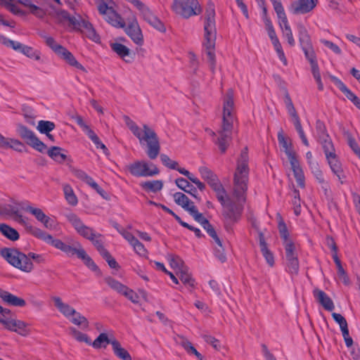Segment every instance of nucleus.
I'll list each match as a JSON object with an SVG mask.
<instances>
[{
  "instance_id": "f257e3e1",
  "label": "nucleus",
  "mask_w": 360,
  "mask_h": 360,
  "mask_svg": "<svg viewBox=\"0 0 360 360\" xmlns=\"http://www.w3.org/2000/svg\"><path fill=\"white\" fill-rule=\"evenodd\" d=\"M248 148H244L237 160V167L233 176V195L236 201L232 200L225 193L222 194V200H218L223 207L222 218L225 230L228 233L233 232V226L240 219L243 205L245 201L248 190L249 167Z\"/></svg>"
},
{
  "instance_id": "f03ea898",
  "label": "nucleus",
  "mask_w": 360,
  "mask_h": 360,
  "mask_svg": "<svg viewBox=\"0 0 360 360\" xmlns=\"http://www.w3.org/2000/svg\"><path fill=\"white\" fill-rule=\"evenodd\" d=\"M236 120L233 101V91L229 89L223 99V116L221 128L217 133L207 130L212 136H216L214 142L219 147L221 153L227 150L232 140L233 123Z\"/></svg>"
},
{
  "instance_id": "7ed1b4c3",
  "label": "nucleus",
  "mask_w": 360,
  "mask_h": 360,
  "mask_svg": "<svg viewBox=\"0 0 360 360\" xmlns=\"http://www.w3.org/2000/svg\"><path fill=\"white\" fill-rule=\"evenodd\" d=\"M204 21V37L203 46L205 52L207 55L210 68L212 72H214L216 60L214 54V47L216 41V22H215V8L214 4L211 1H208L206 6L205 14L203 16Z\"/></svg>"
},
{
  "instance_id": "20e7f679",
  "label": "nucleus",
  "mask_w": 360,
  "mask_h": 360,
  "mask_svg": "<svg viewBox=\"0 0 360 360\" xmlns=\"http://www.w3.org/2000/svg\"><path fill=\"white\" fill-rule=\"evenodd\" d=\"M124 120L126 125L139 139L141 144L146 143V154L150 160L155 159L160 150V144L158 136L155 131L149 127L147 124L143 125L141 130L139 127L128 116H124Z\"/></svg>"
},
{
  "instance_id": "39448f33",
  "label": "nucleus",
  "mask_w": 360,
  "mask_h": 360,
  "mask_svg": "<svg viewBox=\"0 0 360 360\" xmlns=\"http://www.w3.org/2000/svg\"><path fill=\"white\" fill-rule=\"evenodd\" d=\"M0 255L11 266L26 273H30L34 269V264L31 259L37 264L45 262L41 255L32 252L26 255L16 248H4L0 250Z\"/></svg>"
},
{
  "instance_id": "423d86ee",
  "label": "nucleus",
  "mask_w": 360,
  "mask_h": 360,
  "mask_svg": "<svg viewBox=\"0 0 360 360\" xmlns=\"http://www.w3.org/2000/svg\"><path fill=\"white\" fill-rule=\"evenodd\" d=\"M278 141L279 144L283 148L284 152L288 158L291 169L298 186L300 188H304L305 178L304 172L300 167V162L297 158L296 153L292 148L291 143H288L287 140L281 133H279L278 135Z\"/></svg>"
},
{
  "instance_id": "0eeeda50",
  "label": "nucleus",
  "mask_w": 360,
  "mask_h": 360,
  "mask_svg": "<svg viewBox=\"0 0 360 360\" xmlns=\"http://www.w3.org/2000/svg\"><path fill=\"white\" fill-rule=\"evenodd\" d=\"M296 28L300 45L304 53L305 58L308 60L311 66L318 64L311 37L307 29L302 22L297 23Z\"/></svg>"
},
{
  "instance_id": "6e6552de",
  "label": "nucleus",
  "mask_w": 360,
  "mask_h": 360,
  "mask_svg": "<svg viewBox=\"0 0 360 360\" xmlns=\"http://www.w3.org/2000/svg\"><path fill=\"white\" fill-rule=\"evenodd\" d=\"M173 11L184 18L201 13L202 8L198 0H174Z\"/></svg>"
},
{
  "instance_id": "1a4fd4ad",
  "label": "nucleus",
  "mask_w": 360,
  "mask_h": 360,
  "mask_svg": "<svg viewBox=\"0 0 360 360\" xmlns=\"http://www.w3.org/2000/svg\"><path fill=\"white\" fill-rule=\"evenodd\" d=\"M129 173L136 177L153 176L160 173L158 168L152 162L136 160L126 166Z\"/></svg>"
},
{
  "instance_id": "9d476101",
  "label": "nucleus",
  "mask_w": 360,
  "mask_h": 360,
  "mask_svg": "<svg viewBox=\"0 0 360 360\" xmlns=\"http://www.w3.org/2000/svg\"><path fill=\"white\" fill-rule=\"evenodd\" d=\"M61 251L65 252L68 256L72 257L75 255L78 258L81 259L86 266L91 270L96 271L98 270V266L95 264L93 259L86 254V251L83 249L81 244L78 242L74 244V246L65 244L62 248Z\"/></svg>"
},
{
  "instance_id": "9b49d317",
  "label": "nucleus",
  "mask_w": 360,
  "mask_h": 360,
  "mask_svg": "<svg viewBox=\"0 0 360 360\" xmlns=\"http://www.w3.org/2000/svg\"><path fill=\"white\" fill-rule=\"evenodd\" d=\"M201 178L204 179L216 193L217 200H222L221 195L225 193V189L217 176L208 167L202 166L198 168Z\"/></svg>"
},
{
  "instance_id": "f8f14e48",
  "label": "nucleus",
  "mask_w": 360,
  "mask_h": 360,
  "mask_svg": "<svg viewBox=\"0 0 360 360\" xmlns=\"http://www.w3.org/2000/svg\"><path fill=\"white\" fill-rule=\"evenodd\" d=\"M18 134L31 147L44 153L46 150V146L34 134V133L29 129L27 127L19 124L17 128Z\"/></svg>"
},
{
  "instance_id": "ddd939ff",
  "label": "nucleus",
  "mask_w": 360,
  "mask_h": 360,
  "mask_svg": "<svg viewBox=\"0 0 360 360\" xmlns=\"http://www.w3.org/2000/svg\"><path fill=\"white\" fill-rule=\"evenodd\" d=\"M25 231L34 237L44 241L60 250H62L65 245V243L62 240L53 238L51 235L38 227L32 226L31 224L28 225Z\"/></svg>"
},
{
  "instance_id": "4468645a",
  "label": "nucleus",
  "mask_w": 360,
  "mask_h": 360,
  "mask_svg": "<svg viewBox=\"0 0 360 360\" xmlns=\"http://www.w3.org/2000/svg\"><path fill=\"white\" fill-rule=\"evenodd\" d=\"M104 280L105 282L117 292L124 295L133 303L139 302V297L133 290L112 277H106Z\"/></svg>"
},
{
  "instance_id": "2eb2a0df",
  "label": "nucleus",
  "mask_w": 360,
  "mask_h": 360,
  "mask_svg": "<svg viewBox=\"0 0 360 360\" xmlns=\"http://www.w3.org/2000/svg\"><path fill=\"white\" fill-rule=\"evenodd\" d=\"M68 221L72 225L77 232L88 240H92V237L96 236V232L93 229L83 224L81 219L74 213H70L66 215Z\"/></svg>"
},
{
  "instance_id": "dca6fc26",
  "label": "nucleus",
  "mask_w": 360,
  "mask_h": 360,
  "mask_svg": "<svg viewBox=\"0 0 360 360\" xmlns=\"http://www.w3.org/2000/svg\"><path fill=\"white\" fill-rule=\"evenodd\" d=\"M318 3L319 0H296L290 4L289 11L293 15L306 14L312 11Z\"/></svg>"
},
{
  "instance_id": "f3484780",
  "label": "nucleus",
  "mask_w": 360,
  "mask_h": 360,
  "mask_svg": "<svg viewBox=\"0 0 360 360\" xmlns=\"http://www.w3.org/2000/svg\"><path fill=\"white\" fill-rule=\"evenodd\" d=\"M276 13L278 18V25L281 30L283 37L287 40L290 47L295 46V40L284 9Z\"/></svg>"
},
{
  "instance_id": "a211bd4d",
  "label": "nucleus",
  "mask_w": 360,
  "mask_h": 360,
  "mask_svg": "<svg viewBox=\"0 0 360 360\" xmlns=\"http://www.w3.org/2000/svg\"><path fill=\"white\" fill-rule=\"evenodd\" d=\"M22 209L33 215L37 221L41 222L45 228L51 229L53 226L52 220L47 216L41 209L31 206L28 202L22 203Z\"/></svg>"
},
{
  "instance_id": "6ab92c4d",
  "label": "nucleus",
  "mask_w": 360,
  "mask_h": 360,
  "mask_svg": "<svg viewBox=\"0 0 360 360\" xmlns=\"http://www.w3.org/2000/svg\"><path fill=\"white\" fill-rule=\"evenodd\" d=\"M5 328L23 337L28 336L31 332L27 323L16 319H7Z\"/></svg>"
},
{
  "instance_id": "aec40b11",
  "label": "nucleus",
  "mask_w": 360,
  "mask_h": 360,
  "mask_svg": "<svg viewBox=\"0 0 360 360\" xmlns=\"http://www.w3.org/2000/svg\"><path fill=\"white\" fill-rule=\"evenodd\" d=\"M79 25L75 26L74 29L79 30L90 40L96 42H100V37L96 32L93 25L89 22L80 17L78 20Z\"/></svg>"
},
{
  "instance_id": "412c9836",
  "label": "nucleus",
  "mask_w": 360,
  "mask_h": 360,
  "mask_svg": "<svg viewBox=\"0 0 360 360\" xmlns=\"http://www.w3.org/2000/svg\"><path fill=\"white\" fill-rule=\"evenodd\" d=\"M189 214L194 218V219L201 224L202 228L207 231L210 236L216 237V231L209 221L204 217L202 214L200 213L195 205H192L189 208Z\"/></svg>"
},
{
  "instance_id": "4be33fe9",
  "label": "nucleus",
  "mask_w": 360,
  "mask_h": 360,
  "mask_svg": "<svg viewBox=\"0 0 360 360\" xmlns=\"http://www.w3.org/2000/svg\"><path fill=\"white\" fill-rule=\"evenodd\" d=\"M143 19L151 26L157 30L164 32H165V27L160 20L155 16L150 9L146 5L139 11Z\"/></svg>"
},
{
  "instance_id": "5701e85b",
  "label": "nucleus",
  "mask_w": 360,
  "mask_h": 360,
  "mask_svg": "<svg viewBox=\"0 0 360 360\" xmlns=\"http://www.w3.org/2000/svg\"><path fill=\"white\" fill-rule=\"evenodd\" d=\"M125 32L135 44L138 45L143 44V37L142 32L136 19L129 23L125 28Z\"/></svg>"
},
{
  "instance_id": "b1692460",
  "label": "nucleus",
  "mask_w": 360,
  "mask_h": 360,
  "mask_svg": "<svg viewBox=\"0 0 360 360\" xmlns=\"http://www.w3.org/2000/svg\"><path fill=\"white\" fill-rule=\"evenodd\" d=\"M332 82L338 86V88L345 95V96L352 102V103L360 110V98L356 96L352 91H350L346 85L338 77L330 76Z\"/></svg>"
},
{
  "instance_id": "393cba45",
  "label": "nucleus",
  "mask_w": 360,
  "mask_h": 360,
  "mask_svg": "<svg viewBox=\"0 0 360 360\" xmlns=\"http://www.w3.org/2000/svg\"><path fill=\"white\" fill-rule=\"evenodd\" d=\"M326 160L333 173L337 176L339 181H340L341 184H342V180L345 179L346 176L345 175V172L342 167V164L339 161L336 154L326 158Z\"/></svg>"
},
{
  "instance_id": "a878e982",
  "label": "nucleus",
  "mask_w": 360,
  "mask_h": 360,
  "mask_svg": "<svg viewBox=\"0 0 360 360\" xmlns=\"http://www.w3.org/2000/svg\"><path fill=\"white\" fill-rule=\"evenodd\" d=\"M0 297L4 302L8 305L13 307H22L26 305V302L24 299L18 297L8 291L4 290L0 288Z\"/></svg>"
},
{
  "instance_id": "bb28decb",
  "label": "nucleus",
  "mask_w": 360,
  "mask_h": 360,
  "mask_svg": "<svg viewBox=\"0 0 360 360\" xmlns=\"http://www.w3.org/2000/svg\"><path fill=\"white\" fill-rule=\"evenodd\" d=\"M314 296L326 310L331 311L334 309L335 306L333 300L323 290L315 289Z\"/></svg>"
},
{
  "instance_id": "cd10ccee",
  "label": "nucleus",
  "mask_w": 360,
  "mask_h": 360,
  "mask_svg": "<svg viewBox=\"0 0 360 360\" xmlns=\"http://www.w3.org/2000/svg\"><path fill=\"white\" fill-rule=\"evenodd\" d=\"M258 234H259V247H260V250L262 253V255L265 258L267 264L270 266H273L274 264V255L267 247V243L265 241L264 233L261 231H259Z\"/></svg>"
},
{
  "instance_id": "c85d7f7f",
  "label": "nucleus",
  "mask_w": 360,
  "mask_h": 360,
  "mask_svg": "<svg viewBox=\"0 0 360 360\" xmlns=\"http://www.w3.org/2000/svg\"><path fill=\"white\" fill-rule=\"evenodd\" d=\"M58 56L63 58L67 63L70 65L75 67V68L80 70L83 72H86L85 68L79 63L75 58V57L72 55V53L69 51L66 48H63V49L59 52Z\"/></svg>"
},
{
  "instance_id": "c756f323",
  "label": "nucleus",
  "mask_w": 360,
  "mask_h": 360,
  "mask_svg": "<svg viewBox=\"0 0 360 360\" xmlns=\"http://www.w3.org/2000/svg\"><path fill=\"white\" fill-rule=\"evenodd\" d=\"M175 184L181 190L191 195L195 198L200 200V199L197 195V189L192 184H191L186 179L180 177L175 180Z\"/></svg>"
},
{
  "instance_id": "7c9ffc66",
  "label": "nucleus",
  "mask_w": 360,
  "mask_h": 360,
  "mask_svg": "<svg viewBox=\"0 0 360 360\" xmlns=\"http://www.w3.org/2000/svg\"><path fill=\"white\" fill-rule=\"evenodd\" d=\"M53 300L55 306L63 314L65 317H70L72 315L76 314V310L70 307L68 304L64 303L60 297H53Z\"/></svg>"
},
{
  "instance_id": "2f4dec72",
  "label": "nucleus",
  "mask_w": 360,
  "mask_h": 360,
  "mask_svg": "<svg viewBox=\"0 0 360 360\" xmlns=\"http://www.w3.org/2000/svg\"><path fill=\"white\" fill-rule=\"evenodd\" d=\"M15 51L20 52L28 58L36 60H39L41 58V53L39 51L34 50L32 47L24 45L20 42L15 47Z\"/></svg>"
},
{
  "instance_id": "473e14b6",
  "label": "nucleus",
  "mask_w": 360,
  "mask_h": 360,
  "mask_svg": "<svg viewBox=\"0 0 360 360\" xmlns=\"http://www.w3.org/2000/svg\"><path fill=\"white\" fill-rule=\"evenodd\" d=\"M105 20L115 27H124L125 23L122 17L112 8L104 15Z\"/></svg>"
},
{
  "instance_id": "72a5a7b5",
  "label": "nucleus",
  "mask_w": 360,
  "mask_h": 360,
  "mask_svg": "<svg viewBox=\"0 0 360 360\" xmlns=\"http://www.w3.org/2000/svg\"><path fill=\"white\" fill-rule=\"evenodd\" d=\"M112 348L115 355L122 360H131V355L129 353L122 347L120 342L113 339L111 342Z\"/></svg>"
},
{
  "instance_id": "f704fd0d",
  "label": "nucleus",
  "mask_w": 360,
  "mask_h": 360,
  "mask_svg": "<svg viewBox=\"0 0 360 360\" xmlns=\"http://www.w3.org/2000/svg\"><path fill=\"white\" fill-rule=\"evenodd\" d=\"M175 202L181 206L185 210L189 212V208L192 205H195L194 203L189 200V198L183 193L176 192L173 195Z\"/></svg>"
},
{
  "instance_id": "c9c22d12",
  "label": "nucleus",
  "mask_w": 360,
  "mask_h": 360,
  "mask_svg": "<svg viewBox=\"0 0 360 360\" xmlns=\"http://www.w3.org/2000/svg\"><path fill=\"white\" fill-rule=\"evenodd\" d=\"M0 231L2 235L11 241L18 240L20 238L18 232L6 224H0Z\"/></svg>"
},
{
  "instance_id": "e433bc0d",
  "label": "nucleus",
  "mask_w": 360,
  "mask_h": 360,
  "mask_svg": "<svg viewBox=\"0 0 360 360\" xmlns=\"http://www.w3.org/2000/svg\"><path fill=\"white\" fill-rule=\"evenodd\" d=\"M141 186L147 192L157 193L162 190L163 182L161 180L147 181L141 183Z\"/></svg>"
},
{
  "instance_id": "4c0bfd02",
  "label": "nucleus",
  "mask_w": 360,
  "mask_h": 360,
  "mask_svg": "<svg viewBox=\"0 0 360 360\" xmlns=\"http://www.w3.org/2000/svg\"><path fill=\"white\" fill-rule=\"evenodd\" d=\"M63 149L58 146H52L47 150V154L54 161L63 163L67 158V155L61 153Z\"/></svg>"
},
{
  "instance_id": "58836bf2",
  "label": "nucleus",
  "mask_w": 360,
  "mask_h": 360,
  "mask_svg": "<svg viewBox=\"0 0 360 360\" xmlns=\"http://www.w3.org/2000/svg\"><path fill=\"white\" fill-rule=\"evenodd\" d=\"M213 240L216 243L217 245L214 248V255L215 257L221 262H224L226 260V254L224 252V248H223L221 240L219 238L217 233H216V237L210 236Z\"/></svg>"
},
{
  "instance_id": "ea45409f",
  "label": "nucleus",
  "mask_w": 360,
  "mask_h": 360,
  "mask_svg": "<svg viewBox=\"0 0 360 360\" xmlns=\"http://www.w3.org/2000/svg\"><path fill=\"white\" fill-rule=\"evenodd\" d=\"M112 341L113 340L108 338L106 333H102L90 345H92L95 349H100L101 347L105 348L108 345H111Z\"/></svg>"
},
{
  "instance_id": "a19ab883",
  "label": "nucleus",
  "mask_w": 360,
  "mask_h": 360,
  "mask_svg": "<svg viewBox=\"0 0 360 360\" xmlns=\"http://www.w3.org/2000/svg\"><path fill=\"white\" fill-rule=\"evenodd\" d=\"M63 192L66 201L72 206H75L78 203V200L75 194L73 189L69 184H65L63 186Z\"/></svg>"
},
{
  "instance_id": "79ce46f5",
  "label": "nucleus",
  "mask_w": 360,
  "mask_h": 360,
  "mask_svg": "<svg viewBox=\"0 0 360 360\" xmlns=\"http://www.w3.org/2000/svg\"><path fill=\"white\" fill-rule=\"evenodd\" d=\"M176 274L184 284L188 285L191 287L194 286V280L192 278L191 274L188 273V269L187 266L182 269L179 271H176Z\"/></svg>"
},
{
  "instance_id": "37998d69",
  "label": "nucleus",
  "mask_w": 360,
  "mask_h": 360,
  "mask_svg": "<svg viewBox=\"0 0 360 360\" xmlns=\"http://www.w3.org/2000/svg\"><path fill=\"white\" fill-rule=\"evenodd\" d=\"M57 15L63 20H68L70 25L73 27V28L79 25L78 20L81 17L80 15L71 16L70 13L65 10L58 11Z\"/></svg>"
},
{
  "instance_id": "c03bdc74",
  "label": "nucleus",
  "mask_w": 360,
  "mask_h": 360,
  "mask_svg": "<svg viewBox=\"0 0 360 360\" xmlns=\"http://www.w3.org/2000/svg\"><path fill=\"white\" fill-rule=\"evenodd\" d=\"M110 48L122 59H124L126 56L129 55V49L126 46L120 43H111Z\"/></svg>"
},
{
  "instance_id": "a18cd8bd",
  "label": "nucleus",
  "mask_w": 360,
  "mask_h": 360,
  "mask_svg": "<svg viewBox=\"0 0 360 360\" xmlns=\"http://www.w3.org/2000/svg\"><path fill=\"white\" fill-rule=\"evenodd\" d=\"M167 258L171 267L176 271H179L186 266L181 258L177 255H169Z\"/></svg>"
},
{
  "instance_id": "49530a36",
  "label": "nucleus",
  "mask_w": 360,
  "mask_h": 360,
  "mask_svg": "<svg viewBox=\"0 0 360 360\" xmlns=\"http://www.w3.org/2000/svg\"><path fill=\"white\" fill-rule=\"evenodd\" d=\"M320 141L326 155V158L335 154L333 144L329 136L326 139H321Z\"/></svg>"
},
{
  "instance_id": "de8ad7c7",
  "label": "nucleus",
  "mask_w": 360,
  "mask_h": 360,
  "mask_svg": "<svg viewBox=\"0 0 360 360\" xmlns=\"http://www.w3.org/2000/svg\"><path fill=\"white\" fill-rule=\"evenodd\" d=\"M70 330L71 335L78 342H85L87 345L91 344V340L86 334L83 333L72 327L70 328Z\"/></svg>"
},
{
  "instance_id": "09e8293b",
  "label": "nucleus",
  "mask_w": 360,
  "mask_h": 360,
  "mask_svg": "<svg viewBox=\"0 0 360 360\" xmlns=\"http://www.w3.org/2000/svg\"><path fill=\"white\" fill-rule=\"evenodd\" d=\"M103 236L100 233H96L95 236H93L92 240H89L93 245L96 247L101 255L106 252L108 250L105 248L103 245Z\"/></svg>"
},
{
  "instance_id": "8fccbe9b",
  "label": "nucleus",
  "mask_w": 360,
  "mask_h": 360,
  "mask_svg": "<svg viewBox=\"0 0 360 360\" xmlns=\"http://www.w3.org/2000/svg\"><path fill=\"white\" fill-rule=\"evenodd\" d=\"M84 183L95 190L104 199H108L107 193L90 176L84 181Z\"/></svg>"
},
{
  "instance_id": "3c124183",
  "label": "nucleus",
  "mask_w": 360,
  "mask_h": 360,
  "mask_svg": "<svg viewBox=\"0 0 360 360\" xmlns=\"http://www.w3.org/2000/svg\"><path fill=\"white\" fill-rule=\"evenodd\" d=\"M56 125L53 122L40 120L38 122L37 129L41 134H48L54 129Z\"/></svg>"
},
{
  "instance_id": "603ef678",
  "label": "nucleus",
  "mask_w": 360,
  "mask_h": 360,
  "mask_svg": "<svg viewBox=\"0 0 360 360\" xmlns=\"http://www.w3.org/2000/svg\"><path fill=\"white\" fill-rule=\"evenodd\" d=\"M283 245L285 251L286 260L297 258V253L295 252V246L292 241L283 243Z\"/></svg>"
},
{
  "instance_id": "864d4df0",
  "label": "nucleus",
  "mask_w": 360,
  "mask_h": 360,
  "mask_svg": "<svg viewBox=\"0 0 360 360\" xmlns=\"http://www.w3.org/2000/svg\"><path fill=\"white\" fill-rule=\"evenodd\" d=\"M44 38L45 39L46 44L50 47L57 55H58L59 52L63 49L64 46L57 44L56 40L52 37L44 36Z\"/></svg>"
},
{
  "instance_id": "5fc2aeb1",
  "label": "nucleus",
  "mask_w": 360,
  "mask_h": 360,
  "mask_svg": "<svg viewBox=\"0 0 360 360\" xmlns=\"http://www.w3.org/2000/svg\"><path fill=\"white\" fill-rule=\"evenodd\" d=\"M73 316H75L71 319V322L72 323L77 326H82L84 328H88L89 322L86 317L77 311Z\"/></svg>"
},
{
  "instance_id": "6e6d98bb",
  "label": "nucleus",
  "mask_w": 360,
  "mask_h": 360,
  "mask_svg": "<svg viewBox=\"0 0 360 360\" xmlns=\"http://www.w3.org/2000/svg\"><path fill=\"white\" fill-rule=\"evenodd\" d=\"M288 271L292 275H297L299 271V261L297 258L287 260Z\"/></svg>"
},
{
  "instance_id": "4d7b16f0",
  "label": "nucleus",
  "mask_w": 360,
  "mask_h": 360,
  "mask_svg": "<svg viewBox=\"0 0 360 360\" xmlns=\"http://www.w3.org/2000/svg\"><path fill=\"white\" fill-rule=\"evenodd\" d=\"M160 160L162 164L172 169H177V166H179V163L174 160H172L169 158V157L165 154L160 155Z\"/></svg>"
},
{
  "instance_id": "13d9d810",
  "label": "nucleus",
  "mask_w": 360,
  "mask_h": 360,
  "mask_svg": "<svg viewBox=\"0 0 360 360\" xmlns=\"http://www.w3.org/2000/svg\"><path fill=\"white\" fill-rule=\"evenodd\" d=\"M311 72H312L314 78L315 79V80L318 84V89L320 91H322L323 89V84L321 81L319 65H318V64H316V65L311 66Z\"/></svg>"
},
{
  "instance_id": "bf43d9fd",
  "label": "nucleus",
  "mask_w": 360,
  "mask_h": 360,
  "mask_svg": "<svg viewBox=\"0 0 360 360\" xmlns=\"http://www.w3.org/2000/svg\"><path fill=\"white\" fill-rule=\"evenodd\" d=\"M318 183L321 185V189L323 191L324 195L326 198L330 197V185L327 181L325 180L323 175L316 179Z\"/></svg>"
},
{
  "instance_id": "052dcab7",
  "label": "nucleus",
  "mask_w": 360,
  "mask_h": 360,
  "mask_svg": "<svg viewBox=\"0 0 360 360\" xmlns=\"http://www.w3.org/2000/svg\"><path fill=\"white\" fill-rule=\"evenodd\" d=\"M316 129L319 135V139H326L328 137V134L326 133V129L323 122L317 120L316 122Z\"/></svg>"
},
{
  "instance_id": "680f3d73",
  "label": "nucleus",
  "mask_w": 360,
  "mask_h": 360,
  "mask_svg": "<svg viewBox=\"0 0 360 360\" xmlns=\"http://www.w3.org/2000/svg\"><path fill=\"white\" fill-rule=\"evenodd\" d=\"M278 230L281 237L283 240V243L292 241L290 239H289V233L287 229V226L283 221H280L278 224Z\"/></svg>"
},
{
  "instance_id": "e2e57ef3",
  "label": "nucleus",
  "mask_w": 360,
  "mask_h": 360,
  "mask_svg": "<svg viewBox=\"0 0 360 360\" xmlns=\"http://www.w3.org/2000/svg\"><path fill=\"white\" fill-rule=\"evenodd\" d=\"M272 44L274 45V47L278 53L279 59L282 60L285 65H286L287 60L284 52L283 51L282 46L279 41V39L272 41Z\"/></svg>"
},
{
  "instance_id": "0e129e2a",
  "label": "nucleus",
  "mask_w": 360,
  "mask_h": 360,
  "mask_svg": "<svg viewBox=\"0 0 360 360\" xmlns=\"http://www.w3.org/2000/svg\"><path fill=\"white\" fill-rule=\"evenodd\" d=\"M265 27L271 42L278 39L271 20H266Z\"/></svg>"
},
{
  "instance_id": "69168bd1",
  "label": "nucleus",
  "mask_w": 360,
  "mask_h": 360,
  "mask_svg": "<svg viewBox=\"0 0 360 360\" xmlns=\"http://www.w3.org/2000/svg\"><path fill=\"white\" fill-rule=\"evenodd\" d=\"M307 164L311 169V173L314 174L316 179L323 175L317 161L314 160L309 162Z\"/></svg>"
},
{
  "instance_id": "338daca9",
  "label": "nucleus",
  "mask_w": 360,
  "mask_h": 360,
  "mask_svg": "<svg viewBox=\"0 0 360 360\" xmlns=\"http://www.w3.org/2000/svg\"><path fill=\"white\" fill-rule=\"evenodd\" d=\"M101 256L108 262V264L110 268L115 269H117L120 268L118 263L111 256L110 253L108 251H107L106 252L103 254Z\"/></svg>"
},
{
  "instance_id": "774afa93",
  "label": "nucleus",
  "mask_w": 360,
  "mask_h": 360,
  "mask_svg": "<svg viewBox=\"0 0 360 360\" xmlns=\"http://www.w3.org/2000/svg\"><path fill=\"white\" fill-rule=\"evenodd\" d=\"M98 10L99 13L103 15H107L110 11L112 9L111 6H109L105 0H100L97 4Z\"/></svg>"
}]
</instances>
